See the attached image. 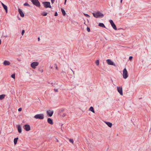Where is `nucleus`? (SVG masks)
Instances as JSON below:
<instances>
[{"instance_id": "19", "label": "nucleus", "mask_w": 151, "mask_h": 151, "mask_svg": "<svg viewBox=\"0 0 151 151\" xmlns=\"http://www.w3.org/2000/svg\"><path fill=\"white\" fill-rule=\"evenodd\" d=\"M61 11L63 15L65 16L66 14L65 11L62 8L61 9Z\"/></svg>"}, {"instance_id": "14", "label": "nucleus", "mask_w": 151, "mask_h": 151, "mask_svg": "<svg viewBox=\"0 0 151 151\" xmlns=\"http://www.w3.org/2000/svg\"><path fill=\"white\" fill-rule=\"evenodd\" d=\"M105 122L108 125V127H111L112 125V123L107 122Z\"/></svg>"}, {"instance_id": "37", "label": "nucleus", "mask_w": 151, "mask_h": 151, "mask_svg": "<svg viewBox=\"0 0 151 151\" xmlns=\"http://www.w3.org/2000/svg\"><path fill=\"white\" fill-rule=\"evenodd\" d=\"M55 65L56 66V67H55V68L57 70L58 69V67H57V65L56 64H55Z\"/></svg>"}, {"instance_id": "6", "label": "nucleus", "mask_w": 151, "mask_h": 151, "mask_svg": "<svg viewBox=\"0 0 151 151\" xmlns=\"http://www.w3.org/2000/svg\"><path fill=\"white\" fill-rule=\"evenodd\" d=\"M39 65V63L38 62H32L31 64V66L33 69H35L36 66H38Z\"/></svg>"}, {"instance_id": "29", "label": "nucleus", "mask_w": 151, "mask_h": 151, "mask_svg": "<svg viewBox=\"0 0 151 151\" xmlns=\"http://www.w3.org/2000/svg\"><path fill=\"white\" fill-rule=\"evenodd\" d=\"M87 30L88 31V32H89L90 31V29L88 27H87Z\"/></svg>"}, {"instance_id": "17", "label": "nucleus", "mask_w": 151, "mask_h": 151, "mask_svg": "<svg viewBox=\"0 0 151 151\" xmlns=\"http://www.w3.org/2000/svg\"><path fill=\"white\" fill-rule=\"evenodd\" d=\"M5 94H2L0 95V100H2L4 99L5 97Z\"/></svg>"}, {"instance_id": "40", "label": "nucleus", "mask_w": 151, "mask_h": 151, "mask_svg": "<svg viewBox=\"0 0 151 151\" xmlns=\"http://www.w3.org/2000/svg\"><path fill=\"white\" fill-rule=\"evenodd\" d=\"M56 142H59V140L58 139H56Z\"/></svg>"}, {"instance_id": "30", "label": "nucleus", "mask_w": 151, "mask_h": 151, "mask_svg": "<svg viewBox=\"0 0 151 151\" xmlns=\"http://www.w3.org/2000/svg\"><path fill=\"white\" fill-rule=\"evenodd\" d=\"M25 32L24 30H22V35H23L24 34Z\"/></svg>"}, {"instance_id": "10", "label": "nucleus", "mask_w": 151, "mask_h": 151, "mask_svg": "<svg viewBox=\"0 0 151 151\" xmlns=\"http://www.w3.org/2000/svg\"><path fill=\"white\" fill-rule=\"evenodd\" d=\"M117 89L118 91L121 95H123V92L122 88L120 87H117Z\"/></svg>"}, {"instance_id": "44", "label": "nucleus", "mask_w": 151, "mask_h": 151, "mask_svg": "<svg viewBox=\"0 0 151 151\" xmlns=\"http://www.w3.org/2000/svg\"><path fill=\"white\" fill-rule=\"evenodd\" d=\"M18 61H21V60L20 59H18Z\"/></svg>"}, {"instance_id": "4", "label": "nucleus", "mask_w": 151, "mask_h": 151, "mask_svg": "<svg viewBox=\"0 0 151 151\" xmlns=\"http://www.w3.org/2000/svg\"><path fill=\"white\" fill-rule=\"evenodd\" d=\"M123 76L124 79L127 78L128 77V73L126 68H124L123 70Z\"/></svg>"}, {"instance_id": "22", "label": "nucleus", "mask_w": 151, "mask_h": 151, "mask_svg": "<svg viewBox=\"0 0 151 151\" xmlns=\"http://www.w3.org/2000/svg\"><path fill=\"white\" fill-rule=\"evenodd\" d=\"M3 7L4 8V10H5L6 12L7 13V6L5 5H3Z\"/></svg>"}, {"instance_id": "21", "label": "nucleus", "mask_w": 151, "mask_h": 151, "mask_svg": "<svg viewBox=\"0 0 151 151\" xmlns=\"http://www.w3.org/2000/svg\"><path fill=\"white\" fill-rule=\"evenodd\" d=\"M18 138L17 137L14 139V145H16L17 143Z\"/></svg>"}, {"instance_id": "28", "label": "nucleus", "mask_w": 151, "mask_h": 151, "mask_svg": "<svg viewBox=\"0 0 151 151\" xmlns=\"http://www.w3.org/2000/svg\"><path fill=\"white\" fill-rule=\"evenodd\" d=\"M69 141L71 143H73V139H69Z\"/></svg>"}, {"instance_id": "31", "label": "nucleus", "mask_w": 151, "mask_h": 151, "mask_svg": "<svg viewBox=\"0 0 151 151\" xmlns=\"http://www.w3.org/2000/svg\"><path fill=\"white\" fill-rule=\"evenodd\" d=\"M132 58H133L132 56H130L129 57V60H131L132 59Z\"/></svg>"}, {"instance_id": "2", "label": "nucleus", "mask_w": 151, "mask_h": 151, "mask_svg": "<svg viewBox=\"0 0 151 151\" xmlns=\"http://www.w3.org/2000/svg\"><path fill=\"white\" fill-rule=\"evenodd\" d=\"M31 2L33 4L37 7H40V4L38 0H31Z\"/></svg>"}, {"instance_id": "8", "label": "nucleus", "mask_w": 151, "mask_h": 151, "mask_svg": "<svg viewBox=\"0 0 151 151\" xmlns=\"http://www.w3.org/2000/svg\"><path fill=\"white\" fill-rule=\"evenodd\" d=\"M109 22L111 24V26L115 30H116L117 29V28L116 27V26L113 22V21L112 20H109Z\"/></svg>"}, {"instance_id": "5", "label": "nucleus", "mask_w": 151, "mask_h": 151, "mask_svg": "<svg viewBox=\"0 0 151 151\" xmlns=\"http://www.w3.org/2000/svg\"><path fill=\"white\" fill-rule=\"evenodd\" d=\"M42 4H43L45 8H51V6L50 5V2H43Z\"/></svg>"}, {"instance_id": "25", "label": "nucleus", "mask_w": 151, "mask_h": 151, "mask_svg": "<svg viewBox=\"0 0 151 151\" xmlns=\"http://www.w3.org/2000/svg\"><path fill=\"white\" fill-rule=\"evenodd\" d=\"M96 63L97 65H98L99 64V61L98 60H97L96 62Z\"/></svg>"}, {"instance_id": "16", "label": "nucleus", "mask_w": 151, "mask_h": 151, "mask_svg": "<svg viewBox=\"0 0 151 151\" xmlns=\"http://www.w3.org/2000/svg\"><path fill=\"white\" fill-rule=\"evenodd\" d=\"M17 129L19 132V133H21L22 132V128L21 127L20 125H18L17 126Z\"/></svg>"}, {"instance_id": "38", "label": "nucleus", "mask_w": 151, "mask_h": 151, "mask_svg": "<svg viewBox=\"0 0 151 151\" xmlns=\"http://www.w3.org/2000/svg\"><path fill=\"white\" fill-rule=\"evenodd\" d=\"M65 116V114L63 113V115H61L62 116V117H64Z\"/></svg>"}, {"instance_id": "43", "label": "nucleus", "mask_w": 151, "mask_h": 151, "mask_svg": "<svg viewBox=\"0 0 151 151\" xmlns=\"http://www.w3.org/2000/svg\"><path fill=\"white\" fill-rule=\"evenodd\" d=\"M1 4H2V6H3V5H5V4H4L3 3H2Z\"/></svg>"}, {"instance_id": "18", "label": "nucleus", "mask_w": 151, "mask_h": 151, "mask_svg": "<svg viewBox=\"0 0 151 151\" xmlns=\"http://www.w3.org/2000/svg\"><path fill=\"white\" fill-rule=\"evenodd\" d=\"M99 26L102 27L106 28L105 26L103 23H99Z\"/></svg>"}, {"instance_id": "36", "label": "nucleus", "mask_w": 151, "mask_h": 151, "mask_svg": "<svg viewBox=\"0 0 151 151\" xmlns=\"http://www.w3.org/2000/svg\"><path fill=\"white\" fill-rule=\"evenodd\" d=\"M55 0H51V3L52 4H53Z\"/></svg>"}, {"instance_id": "23", "label": "nucleus", "mask_w": 151, "mask_h": 151, "mask_svg": "<svg viewBox=\"0 0 151 151\" xmlns=\"http://www.w3.org/2000/svg\"><path fill=\"white\" fill-rule=\"evenodd\" d=\"M47 13L45 12H43L42 13V15L43 16H46L47 15Z\"/></svg>"}, {"instance_id": "12", "label": "nucleus", "mask_w": 151, "mask_h": 151, "mask_svg": "<svg viewBox=\"0 0 151 151\" xmlns=\"http://www.w3.org/2000/svg\"><path fill=\"white\" fill-rule=\"evenodd\" d=\"M18 11H19V14L20 16L21 17H24V13L23 12L22 10L21 9L19 8Z\"/></svg>"}, {"instance_id": "42", "label": "nucleus", "mask_w": 151, "mask_h": 151, "mask_svg": "<svg viewBox=\"0 0 151 151\" xmlns=\"http://www.w3.org/2000/svg\"><path fill=\"white\" fill-rule=\"evenodd\" d=\"M66 1L67 0H65V2H64V4H65L66 3Z\"/></svg>"}, {"instance_id": "32", "label": "nucleus", "mask_w": 151, "mask_h": 151, "mask_svg": "<svg viewBox=\"0 0 151 151\" xmlns=\"http://www.w3.org/2000/svg\"><path fill=\"white\" fill-rule=\"evenodd\" d=\"M54 91L55 92H58V89H54Z\"/></svg>"}, {"instance_id": "15", "label": "nucleus", "mask_w": 151, "mask_h": 151, "mask_svg": "<svg viewBox=\"0 0 151 151\" xmlns=\"http://www.w3.org/2000/svg\"><path fill=\"white\" fill-rule=\"evenodd\" d=\"M10 64V62L7 60H5L4 62V65H9Z\"/></svg>"}, {"instance_id": "27", "label": "nucleus", "mask_w": 151, "mask_h": 151, "mask_svg": "<svg viewBox=\"0 0 151 151\" xmlns=\"http://www.w3.org/2000/svg\"><path fill=\"white\" fill-rule=\"evenodd\" d=\"M11 77L12 78L14 79L15 78V74H14L11 75Z\"/></svg>"}, {"instance_id": "20", "label": "nucleus", "mask_w": 151, "mask_h": 151, "mask_svg": "<svg viewBox=\"0 0 151 151\" xmlns=\"http://www.w3.org/2000/svg\"><path fill=\"white\" fill-rule=\"evenodd\" d=\"M89 110L93 113H94L95 112L92 106L90 107L89 108Z\"/></svg>"}, {"instance_id": "3", "label": "nucleus", "mask_w": 151, "mask_h": 151, "mask_svg": "<svg viewBox=\"0 0 151 151\" xmlns=\"http://www.w3.org/2000/svg\"><path fill=\"white\" fill-rule=\"evenodd\" d=\"M34 117L36 119H44V115L43 114H37L35 115Z\"/></svg>"}, {"instance_id": "39", "label": "nucleus", "mask_w": 151, "mask_h": 151, "mask_svg": "<svg viewBox=\"0 0 151 151\" xmlns=\"http://www.w3.org/2000/svg\"><path fill=\"white\" fill-rule=\"evenodd\" d=\"M40 37H38V41H40Z\"/></svg>"}, {"instance_id": "33", "label": "nucleus", "mask_w": 151, "mask_h": 151, "mask_svg": "<svg viewBox=\"0 0 151 151\" xmlns=\"http://www.w3.org/2000/svg\"><path fill=\"white\" fill-rule=\"evenodd\" d=\"M22 110V108H19L18 110L19 111H21Z\"/></svg>"}, {"instance_id": "7", "label": "nucleus", "mask_w": 151, "mask_h": 151, "mask_svg": "<svg viewBox=\"0 0 151 151\" xmlns=\"http://www.w3.org/2000/svg\"><path fill=\"white\" fill-rule=\"evenodd\" d=\"M46 113L48 116L51 117L52 116L53 114V111L50 110H48L47 111Z\"/></svg>"}, {"instance_id": "47", "label": "nucleus", "mask_w": 151, "mask_h": 151, "mask_svg": "<svg viewBox=\"0 0 151 151\" xmlns=\"http://www.w3.org/2000/svg\"><path fill=\"white\" fill-rule=\"evenodd\" d=\"M122 0H121V2L122 3Z\"/></svg>"}, {"instance_id": "35", "label": "nucleus", "mask_w": 151, "mask_h": 151, "mask_svg": "<svg viewBox=\"0 0 151 151\" xmlns=\"http://www.w3.org/2000/svg\"><path fill=\"white\" fill-rule=\"evenodd\" d=\"M58 15V14L57 12H55V16H57Z\"/></svg>"}, {"instance_id": "46", "label": "nucleus", "mask_w": 151, "mask_h": 151, "mask_svg": "<svg viewBox=\"0 0 151 151\" xmlns=\"http://www.w3.org/2000/svg\"><path fill=\"white\" fill-rule=\"evenodd\" d=\"M70 70H71V71L74 73L73 71L72 70L71 68H70Z\"/></svg>"}, {"instance_id": "11", "label": "nucleus", "mask_w": 151, "mask_h": 151, "mask_svg": "<svg viewBox=\"0 0 151 151\" xmlns=\"http://www.w3.org/2000/svg\"><path fill=\"white\" fill-rule=\"evenodd\" d=\"M24 129L26 131H29L30 129V126L28 124L25 125L24 126Z\"/></svg>"}, {"instance_id": "34", "label": "nucleus", "mask_w": 151, "mask_h": 151, "mask_svg": "<svg viewBox=\"0 0 151 151\" xmlns=\"http://www.w3.org/2000/svg\"><path fill=\"white\" fill-rule=\"evenodd\" d=\"M55 83L54 84L53 83H51V84L52 85V86H53L54 87H55Z\"/></svg>"}, {"instance_id": "1", "label": "nucleus", "mask_w": 151, "mask_h": 151, "mask_svg": "<svg viewBox=\"0 0 151 151\" xmlns=\"http://www.w3.org/2000/svg\"><path fill=\"white\" fill-rule=\"evenodd\" d=\"M92 14L93 16L96 18L99 17L102 18L104 16V14L99 12H98L95 13H93Z\"/></svg>"}, {"instance_id": "45", "label": "nucleus", "mask_w": 151, "mask_h": 151, "mask_svg": "<svg viewBox=\"0 0 151 151\" xmlns=\"http://www.w3.org/2000/svg\"><path fill=\"white\" fill-rule=\"evenodd\" d=\"M1 40L0 39V45L1 44Z\"/></svg>"}, {"instance_id": "24", "label": "nucleus", "mask_w": 151, "mask_h": 151, "mask_svg": "<svg viewBox=\"0 0 151 151\" xmlns=\"http://www.w3.org/2000/svg\"><path fill=\"white\" fill-rule=\"evenodd\" d=\"M24 6H30L27 3V2L24 4Z\"/></svg>"}, {"instance_id": "9", "label": "nucleus", "mask_w": 151, "mask_h": 151, "mask_svg": "<svg viewBox=\"0 0 151 151\" xmlns=\"http://www.w3.org/2000/svg\"><path fill=\"white\" fill-rule=\"evenodd\" d=\"M107 63L109 65H113L116 66V65L110 59H107L106 60Z\"/></svg>"}, {"instance_id": "41", "label": "nucleus", "mask_w": 151, "mask_h": 151, "mask_svg": "<svg viewBox=\"0 0 151 151\" xmlns=\"http://www.w3.org/2000/svg\"><path fill=\"white\" fill-rule=\"evenodd\" d=\"M64 111L63 109H62L60 111V112H61L63 111Z\"/></svg>"}, {"instance_id": "26", "label": "nucleus", "mask_w": 151, "mask_h": 151, "mask_svg": "<svg viewBox=\"0 0 151 151\" xmlns=\"http://www.w3.org/2000/svg\"><path fill=\"white\" fill-rule=\"evenodd\" d=\"M83 14L86 17L89 18L90 17V16L87 14L84 13Z\"/></svg>"}, {"instance_id": "13", "label": "nucleus", "mask_w": 151, "mask_h": 151, "mask_svg": "<svg viewBox=\"0 0 151 151\" xmlns=\"http://www.w3.org/2000/svg\"><path fill=\"white\" fill-rule=\"evenodd\" d=\"M47 122L48 123L50 124L51 125H52L53 124V121L52 119H51L50 118H48L47 119Z\"/></svg>"}]
</instances>
